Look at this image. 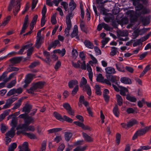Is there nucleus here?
<instances>
[{
    "instance_id": "obj_1",
    "label": "nucleus",
    "mask_w": 151,
    "mask_h": 151,
    "mask_svg": "<svg viewBox=\"0 0 151 151\" xmlns=\"http://www.w3.org/2000/svg\"><path fill=\"white\" fill-rule=\"evenodd\" d=\"M21 0H17L15 1V0H11L10 3L8 6V10L10 11L13 7H14L13 13L16 16L20 10Z\"/></svg>"
},
{
    "instance_id": "obj_2",
    "label": "nucleus",
    "mask_w": 151,
    "mask_h": 151,
    "mask_svg": "<svg viewBox=\"0 0 151 151\" xmlns=\"http://www.w3.org/2000/svg\"><path fill=\"white\" fill-rule=\"evenodd\" d=\"M53 115L57 119L62 122L65 121L72 123L73 122V120L70 117L66 115H64L63 117L60 114L55 111L54 112Z\"/></svg>"
},
{
    "instance_id": "obj_3",
    "label": "nucleus",
    "mask_w": 151,
    "mask_h": 151,
    "mask_svg": "<svg viewBox=\"0 0 151 151\" xmlns=\"http://www.w3.org/2000/svg\"><path fill=\"white\" fill-rule=\"evenodd\" d=\"M29 125H27L26 124H20L17 126L16 128V129L19 130V129L20 130H22L24 129L25 131H31L33 132L35 130V129L34 127L32 125L29 126Z\"/></svg>"
},
{
    "instance_id": "obj_4",
    "label": "nucleus",
    "mask_w": 151,
    "mask_h": 151,
    "mask_svg": "<svg viewBox=\"0 0 151 151\" xmlns=\"http://www.w3.org/2000/svg\"><path fill=\"white\" fill-rule=\"evenodd\" d=\"M71 64L72 66L75 68H81L83 70L86 69V63L84 60L83 61L82 63H81L79 60H78L77 63L72 61Z\"/></svg>"
},
{
    "instance_id": "obj_5",
    "label": "nucleus",
    "mask_w": 151,
    "mask_h": 151,
    "mask_svg": "<svg viewBox=\"0 0 151 151\" xmlns=\"http://www.w3.org/2000/svg\"><path fill=\"white\" fill-rule=\"evenodd\" d=\"M77 6L76 4L73 0H71L69 3V9L67 15L71 14V16H73V12L76 9Z\"/></svg>"
},
{
    "instance_id": "obj_6",
    "label": "nucleus",
    "mask_w": 151,
    "mask_h": 151,
    "mask_svg": "<svg viewBox=\"0 0 151 151\" xmlns=\"http://www.w3.org/2000/svg\"><path fill=\"white\" fill-rule=\"evenodd\" d=\"M17 134H22L27 136L30 139H34L37 138V137L35 134L33 133H26L25 131L23 130H18L17 132Z\"/></svg>"
},
{
    "instance_id": "obj_7",
    "label": "nucleus",
    "mask_w": 151,
    "mask_h": 151,
    "mask_svg": "<svg viewBox=\"0 0 151 151\" xmlns=\"http://www.w3.org/2000/svg\"><path fill=\"white\" fill-rule=\"evenodd\" d=\"M35 76L34 74L29 73L26 75L25 79L24 81L25 84L24 86V88L27 86L32 81L33 78Z\"/></svg>"
},
{
    "instance_id": "obj_8",
    "label": "nucleus",
    "mask_w": 151,
    "mask_h": 151,
    "mask_svg": "<svg viewBox=\"0 0 151 151\" xmlns=\"http://www.w3.org/2000/svg\"><path fill=\"white\" fill-rule=\"evenodd\" d=\"M28 21L29 16L28 15H27L24 19V23L21 31L20 34H23L25 32V30L28 26Z\"/></svg>"
},
{
    "instance_id": "obj_9",
    "label": "nucleus",
    "mask_w": 151,
    "mask_h": 151,
    "mask_svg": "<svg viewBox=\"0 0 151 151\" xmlns=\"http://www.w3.org/2000/svg\"><path fill=\"white\" fill-rule=\"evenodd\" d=\"M16 100L15 98L11 97L6 101L5 104L3 106L2 109H6L9 108L11 104Z\"/></svg>"
},
{
    "instance_id": "obj_10",
    "label": "nucleus",
    "mask_w": 151,
    "mask_h": 151,
    "mask_svg": "<svg viewBox=\"0 0 151 151\" xmlns=\"http://www.w3.org/2000/svg\"><path fill=\"white\" fill-rule=\"evenodd\" d=\"M78 26L76 25L74 26L72 32L70 36L72 38L76 37V38L78 40H79V38L78 36Z\"/></svg>"
},
{
    "instance_id": "obj_11",
    "label": "nucleus",
    "mask_w": 151,
    "mask_h": 151,
    "mask_svg": "<svg viewBox=\"0 0 151 151\" xmlns=\"http://www.w3.org/2000/svg\"><path fill=\"white\" fill-rule=\"evenodd\" d=\"M70 15H67L66 16V23L67 26L66 28L71 29L72 27L71 19H72L73 16Z\"/></svg>"
},
{
    "instance_id": "obj_12",
    "label": "nucleus",
    "mask_w": 151,
    "mask_h": 151,
    "mask_svg": "<svg viewBox=\"0 0 151 151\" xmlns=\"http://www.w3.org/2000/svg\"><path fill=\"white\" fill-rule=\"evenodd\" d=\"M32 108V106L31 105L28 104H26L23 107L22 111L24 112L25 114H27L29 113Z\"/></svg>"
},
{
    "instance_id": "obj_13",
    "label": "nucleus",
    "mask_w": 151,
    "mask_h": 151,
    "mask_svg": "<svg viewBox=\"0 0 151 151\" xmlns=\"http://www.w3.org/2000/svg\"><path fill=\"white\" fill-rule=\"evenodd\" d=\"M105 70L106 74H114L116 73L115 69L110 66L106 67L105 68Z\"/></svg>"
},
{
    "instance_id": "obj_14",
    "label": "nucleus",
    "mask_w": 151,
    "mask_h": 151,
    "mask_svg": "<svg viewBox=\"0 0 151 151\" xmlns=\"http://www.w3.org/2000/svg\"><path fill=\"white\" fill-rule=\"evenodd\" d=\"M9 72L6 70L4 72L1 76H0V81L3 80L4 82H7L8 81L7 74Z\"/></svg>"
},
{
    "instance_id": "obj_15",
    "label": "nucleus",
    "mask_w": 151,
    "mask_h": 151,
    "mask_svg": "<svg viewBox=\"0 0 151 151\" xmlns=\"http://www.w3.org/2000/svg\"><path fill=\"white\" fill-rule=\"evenodd\" d=\"M33 45V44L32 43H30L29 44H27L26 45H25L23 46H22L21 48L17 52V53L18 54L22 55L23 54V52L24 51V50L27 49L29 47H32Z\"/></svg>"
},
{
    "instance_id": "obj_16",
    "label": "nucleus",
    "mask_w": 151,
    "mask_h": 151,
    "mask_svg": "<svg viewBox=\"0 0 151 151\" xmlns=\"http://www.w3.org/2000/svg\"><path fill=\"white\" fill-rule=\"evenodd\" d=\"M151 128V126L149 127H146L145 128L142 129L137 131L139 134L140 135H142L148 132Z\"/></svg>"
},
{
    "instance_id": "obj_17",
    "label": "nucleus",
    "mask_w": 151,
    "mask_h": 151,
    "mask_svg": "<svg viewBox=\"0 0 151 151\" xmlns=\"http://www.w3.org/2000/svg\"><path fill=\"white\" fill-rule=\"evenodd\" d=\"M149 29V28H144L140 30L138 29H136L135 30L133 34V36L134 37V38H136L139 35V34L141 31H145Z\"/></svg>"
},
{
    "instance_id": "obj_18",
    "label": "nucleus",
    "mask_w": 151,
    "mask_h": 151,
    "mask_svg": "<svg viewBox=\"0 0 151 151\" xmlns=\"http://www.w3.org/2000/svg\"><path fill=\"white\" fill-rule=\"evenodd\" d=\"M38 16L37 15H35L33 17L31 23L30 24V28L31 30H32L34 27V25L36 24L37 19Z\"/></svg>"
},
{
    "instance_id": "obj_19",
    "label": "nucleus",
    "mask_w": 151,
    "mask_h": 151,
    "mask_svg": "<svg viewBox=\"0 0 151 151\" xmlns=\"http://www.w3.org/2000/svg\"><path fill=\"white\" fill-rule=\"evenodd\" d=\"M83 43L85 46L88 48L93 49L94 47L93 43L88 40H85Z\"/></svg>"
},
{
    "instance_id": "obj_20",
    "label": "nucleus",
    "mask_w": 151,
    "mask_h": 151,
    "mask_svg": "<svg viewBox=\"0 0 151 151\" xmlns=\"http://www.w3.org/2000/svg\"><path fill=\"white\" fill-rule=\"evenodd\" d=\"M34 121V119L33 118L30 117L28 115H27L26 118L24 120V123L23 124L29 125L31 123H33Z\"/></svg>"
},
{
    "instance_id": "obj_21",
    "label": "nucleus",
    "mask_w": 151,
    "mask_h": 151,
    "mask_svg": "<svg viewBox=\"0 0 151 151\" xmlns=\"http://www.w3.org/2000/svg\"><path fill=\"white\" fill-rule=\"evenodd\" d=\"M82 134L84 139L87 142H91L93 141V138L85 133L82 132Z\"/></svg>"
},
{
    "instance_id": "obj_22",
    "label": "nucleus",
    "mask_w": 151,
    "mask_h": 151,
    "mask_svg": "<svg viewBox=\"0 0 151 151\" xmlns=\"http://www.w3.org/2000/svg\"><path fill=\"white\" fill-rule=\"evenodd\" d=\"M15 130L13 128H11L10 131H8L6 134V137H14L15 135Z\"/></svg>"
},
{
    "instance_id": "obj_23",
    "label": "nucleus",
    "mask_w": 151,
    "mask_h": 151,
    "mask_svg": "<svg viewBox=\"0 0 151 151\" xmlns=\"http://www.w3.org/2000/svg\"><path fill=\"white\" fill-rule=\"evenodd\" d=\"M78 81L76 80H72L68 82V85L70 88H72L75 86H78Z\"/></svg>"
},
{
    "instance_id": "obj_24",
    "label": "nucleus",
    "mask_w": 151,
    "mask_h": 151,
    "mask_svg": "<svg viewBox=\"0 0 151 151\" xmlns=\"http://www.w3.org/2000/svg\"><path fill=\"white\" fill-rule=\"evenodd\" d=\"M120 81L122 83L125 84H129L132 83L131 81L129 78L125 77L121 78Z\"/></svg>"
},
{
    "instance_id": "obj_25",
    "label": "nucleus",
    "mask_w": 151,
    "mask_h": 151,
    "mask_svg": "<svg viewBox=\"0 0 151 151\" xmlns=\"http://www.w3.org/2000/svg\"><path fill=\"white\" fill-rule=\"evenodd\" d=\"M53 52L54 53H58L60 54L61 56L62 57L64 56L65 54L66 50L65 48H63L62 50L58 49L54 50Z\"/></svg>"
},
{
    "instance_id": "obj_26",
    "label": "nucleus",
    "mask_w": 151,
    "mask_h": 151,
    "mask_svg": "<svg viewBox=\"0 0 151 151\" xmlns=\"http://www.w3.org/2000/svg\"><path fill=\"white\" fill-rule=\"evenodd\" d=\"M45 83V82L40 81L36 82L34 85L37 89H41L44 87Z\"/></svg>"
},
{
    "instance_id": "obj_27",
    "label": "nucleus",
    "mask_w": 151,
    "mask_h": 151,
    "mask_svg": "<svg viewBox=\"0 0 151 151\" xmlns=\"http://www.w3.org/2000/svg\"><path fill=\"white\" fill-rule=\"evenodd\" d=\"M109 79L112 83H115L119 80V78L116 76L111 75L109 76Z\"/></svg>"
},
{
    "instance_id": "obj_28",
    "label": "nucleus",
    "mask_w": 151,
    "mask_h": 151,
    "mask_svg": "<svg viewBox=\"0 0 151 151\" xmlns=\"http://www.w3.org/2000/svg\"><path fill=\"white\" fill-rule=\"evenodd\" d=\"M21 58L20 57H16L10 60L11 63L13 64H16L19 63L21 60Z\"/></svg>"
},
{
    "instance_id": "obj_29",
    "label": "nucleus",
    "mask_w": 151,
    "mask_h": 151,
    "mask_svg": "<svg viewBox=\"0 0 151 151\" xmlns=\"http://www.w3.org/2000/svg\"><path fill=\"white\" fill-rule=\"evenodd\" d=\"M150 69V65H148L146 66L144 69L143 71L141 73L139 77L141 78Z\"/></svg>"
},
{
    "instance_id": "obj_30",
    "label": "nucleus",
    "mask_w": 151,
    "mask_h": 151,
    "mask_svg": "<svg viewBox=\"0 0 151 151\" xmlns=\"http://www.w3.org/2000/svg\"><path fill=\"white\" fill-rule=\"evenodd\" d=\"M17 118H13L11 121L10 124V126L12 127V128H13L15 129V127H17Z\"/></svg>"
},
{
    "instance_id": "obj_31",
    "label": "nucleus",
    "mask_w": 151,
    "mask_h": 151,
    "mask_svg": "<svg viewBox=\"0 0 151 151\" xmlns=\"http://www.w3.org/2000/svg\"><path fill=\"white\" fill-rule=\"evenodd\" d=\"M118 34L119 36L122 37H127L128 35V32L126 30L120 31L118 32ZM118 37L119 38V37Z\"/></svg>"
},
{
    "instance_id": "obj_32",
    "label": "nucleus",
    "mask_w": 151,
    "mask_h": 151,
    "mask_svg": "<svg viewBox=\"0 0 151 151\" xmlns=\"http://www.w3.org/2000/svg\"><path fill=\"white\" fill-rule=\"evenodd\" d=\"M118 104L121 106L123 104V99L122 96L119 94L116 95Z\"/></svg>"
},
{
    "instance_id": "obj_33",
    "label": "nucleus",
    "mask_w": 151,
    "mask_h": 151,
    "mask_svg": "<svg viewBox=\"0 0 151 151\" xmlns=\"http://www.w3.org/2000/svg\"><path fill=\"white\" fill-rule=\"evenodd\" d=\"M95 89L96 94L98 95H101L102 92L101 91V88L99 85H96L95 86Z\"/></svg>"
},
{
    "instance_id": "obj_34",
    "label": "nucleus",
    "mask_w": 151,
    "mask_h": 151,
    "mask_svg": "<svg viewBox=\"0 0 151 151\" xmlns=\"http://www.w3.org/2000/svg\"><path fill=\"white\" fill-rule=\"evenodd\" d=\"M113 112L114 115L117 117H118L119 112L118 109V107L117 105L115 106L113 109Z\"/></svg>"
},
{
    "instance_id": "obj_35",
    "label": "nucleus",
    "mask_w": 151,
    "mask_h": 151,
    "mask_svg": "<svg viewBox=\"0 0 151 151\" xmlns=\"http://www.w3.org/2000/svg\"><path fill=\"white\" fill-rule=\"evenodd\" d=\"M115 65L117 69L119 71H124V67L123 66L119 63L115 64Z\"/></svg>"
},
{
    "instance_id": "obj_36",
    "label": "nucleus",
    "mask_w": 151,
    "mask_h": 151,
    "mask_svg": "<svg viewBox=\"0 0 151 151\" xmlns=\"http://www.w3.org/2000/svg\"><path fill=\"white\" fill-rule=\"evenodd\" d=\"M72 136V134L69 132H66L65 133V137L66 140L68 141Z\"/></svg>"
},
{
    "instance_id": "obj_37",
    "label": "nucleus",
    "mask_w": 151,
    "mask_h": 151,
    "mask_svg": "<svg viewBox=\"0 0 151 151\" xmlns=\"http://www.w3.org/2000/svg\"><path fill=\"white\" fill-rule=\"evenodd\" d=\"M87 81L86 79L84 77H83L80 83V86L81 88H83L86 85Z\"/></svg>"
},
{
    "instance_id": "obj_38",
    "label": "nucleus",
    "mask_w": 151,
    "mask_h": 151,
    "mask_svg": "<svg viewBox=\"0 0 151 151\" xmlns=\"http://www.w3.org/2000/svg\"><path fill=\"white\" fill-rule=\"evenodd\" d=\"M137 123V120L135 119H132L128 122L127 124L128 128H130L136 124Z\"/></svg>"
},
{
    "instance_id": "obj_39",
    "label": "nucleus",
    "mask_w": 151,
    "mask_h": 151,
    "mask_svg": "<svg viewBox=\"0 0 151 151\" xmlns=\"http://www.w3.org/2000/svg\"><path fill=\"white\" fill-rule=\"evenodd\" d=\"M60 46V42L58 40H55L54 41L52 42L50 44V46L51 47L55 48L57 46Z\"/></svg>"
},
{
    "instance_id": "obj_40",
    "label": "nucleus",
    "mask_w": 151,
    "mask_h": 151,
    "mask_svg": "<svg viewBox=\"0 0 151 151\" xmlns=\"http://www.w3.org/2000/svg\"><path fill=\"white\" fill-rule=\"evenodd\" d=\"M37 89L35 86L34 85L32 87L28 90V92L29 93L33 94L34 92L37 91Z\"/></svg>"
},
{
    "instance_id": "obj_41",
    "label": "nucleus",
    "mask_w": 151,
    "mask_h": 151,
    "mask_svg": "<svg viewBox=\"0 0 151 151\" xmlns=\"http://www.w3.org/2000/svg\"><path fill=\"white\" fill-rule=\"evenodd\" d=\"M17 144L15 142L11 144L9 147L8 151H14V149L17 147Z\"/></svg>"
},
{
    "instance_id": "obj_42",
    "label": "nucleus",
    "mask_w": 151,
    "mask_h": 151,
    "mask_svg": "<svg viewBox=\"0 0 151 151\" xmlns=\"http://www.w3.org/2000/svg\"><path fill=\"white\" fill-rule=\"evenodd\" d=\"M22 101V99H19L18 100V102L15 104L12 108V109L14 110L19 108L21 106Z\"/></svg>"
},
{
    "instance_id": "obj_43",
    "label": "nucleus",
    "mask_w": 151,
    "mask_h": 151,
    "mask_svg": "<svg viewBox=\"0 0 151 151\" xmlns=\"http://www.w3.org/2000/svg\"><path fill=\"white\" fill-rule=\"evenodd\" d=\"M87 147L86 146L83 147L78 146L73 149V151H84Z\"/></svg>"
},
{
    "instance_id": "obj_44",
    "label": "nucleus",
    "mask_w": 151,
    "mask_h": 151,
    "mask_svg": "<svg viewBox=\"0 0 151 151\" xmlns=\"http://www.w3.org/2000/svg\"><path fill=\"white\" fill-rule=\"evenodd\" d=\"M17 82L16 79L10 82L9 83L7 86V87L8 88H10L13 87L15 85Z\"/></svg>"
},
{
    "instance_id": "obj_45",
    "label": "nucleus",
    "mask_w": 151,
    "mask_h": 151,
    "mask_svg": "<svg viewBox=\"0 0 151 151\" xmlns=\"http://www.w3.org/2000/svg\"><path fill=\"white\" fill-rule=\"evenodd\" d=\"M42 39H36L35 46L37 48H39L41 46L42 44Z\"/></svg>"
},
{
    "instance_id": "obj_46",
    "label": "nucleus",
    "mask_w": 151,
    "mask_h": 151,
    "mask_svg": "<svg viewBox=\"0 0 151 151\" xmlns=\"http://www.w3.org/2000/svg\"><path fill=\"white\" fill-rule=\"evenodd\" d=\"M126 99L132 102H135L137 101V99L135 97L131 96L129 95L127 96Z\"/></svg>"
},
{
    "instance_id": "obj_47",
    "label": "nucleus",
    "mask_w": 151,
    "mask_h": 151,
    "mask_svg": "<svg viewBox=\"0 0 151 151\" xmlns=\"http://www.w3.org/2000/svg\"><path fill=\"white\" fill-rule=\"evenodd\" d=\"M111 51L110 54L111 55L113 56L116 55L117 52V48L114 47H111Z\"/></svg>"
},
{
    "instance_id": "obj_48",
    "label": "nucleus",
    "mask_w": 151,
    "mask_h": 151,
    "mask_svg": "<svg viewBox=\"0 0 151 151\" xmlns=\"http://www.w3.org/2000/svg\"><path fill=\"white\" fill-rule=\"evenodd\" d=\"M102 75L101 73L99 74L97 76L96 80L97 82H102L104 80Z\"/></svg>"
},
{
    "instance_id": "obj_49",
    "label": "nucleus",
    "mask_w": 151,
    "mask_h": 151,
    "mask_svg": "<svg viewBox=\"0 0 151 151\" xmlns=\"http://www.w3.org/2000/svg\"><path fill=\"white\" fill-rule=\"evenodd\" d=\"M27 50V57L29 58L30 57H28L29 56H30L32 54V52L34 50V47H30Z\"/></svg>"
},
{
    "instance_id": "obj_50",
    "label": "nucleus",
    "mask_w": 151,
    "mask_h": 151,
    "mask_svg": "<svg viewBox=\"0 0 151 151\" xmlns=\"http://www.w3.org/2000/svg\"><path fill=\"white\" fill-rule=\"evenodd\" d=\"M84 96H83L81 95L80 96L79 98V101L78 103V106L81 107H82V104H83V102L85 101L84 100Z\"/></svg>"
},
{
    "instance_id": "obj_51",
    "label": "nucleus",
    "mask_w": 151,
    "mask_h": 151,
    "mask_svg": "<svg viewBox=\"0 0 151 151\" xmlns=\"http://www.w3.org/2000/svg\"><path fill=\"white\" fill-rule=\"evenodd\" d=\"M62 130L61 128H55L49 129L48 132L49 133H52L53 132H55L60 131Z\"/></svg>"
},
{
    "instance_id": "obj_52",
    "label": "nucleus",
    "mask_w": 151,
    "mask_h": 151,
    "mask_svg": "<svg viewBox=\"0 0 151 151\" xmlns=\"http://www.w3.org/2000/svg\"><path fill=\"white\" fill-rule=\"evenodd\" d=\"M28 145L27 142H24L22 145V149L24 150V151H30V150L28 148Z\"/></svg>"
},
{
    "instance_id": "obj_53",
    "label": "nucleus",
    "mask_w": 151,
    "mask_h": 151,
    "mask_svg": "<svg viewBox=\"0 0 151 151\" xmlns=\"http://www.w3.org/2000/svg\"><path fill=\"white\" fill-rule=\"evenodd\" d=\"M56 13H55L51 17V22L53 24H55L57 22V20L56 19Z\"/></svg>"
},
{
    "instance_id": "obj_54",
    "label": "nucleus",
    "mask_w": 151,
    "mask_h": 151,
    "mask_svg": "<svg viewBox=\"0 0 151 151\" xmlns=\"http://www.w3.org/2000/svg\"><path fill=\"white\" fill-rule=\"evenodd\" d=\"M19 70V69L18 68L12 66L8 68L6 70L9 73L13 71H18Z\"/></svg>"
},
{
    "instance_id": "obj_55",
    "label": "nucleus",
    "mask_w": 151,
    "mask_h": 151,
    "mask_svg": "<svg viewBox=\"0 0 151 151\" xmlns=\"http://www.w3.org/2000/svg\"><path fill=\"white\" fill-rule=\"evenodd\" d=\"M61 5L63 6L65 11H67L68 8V4L67 2L65 1H62L61 3Z\"/></svg>"
},
{
    "instance_id": "obj_56",
    "label": "nucleus",
    "mask_w": 151,
    "mask_h": 151,
    "mask_svg": "<svg viewBox=\"0 0 151 151\" xmlns=\"http://www.w3.org/2000/svg\"><path fill=\"white\" fill-rule=\"evenodd\" d=\"M46 142L44 140L43 141L41 147L40 151H45L46 146Z\"/></svg>"
},
{
    "instance_id": "obj_57",
    "label": "nucleus",
    "mask_w": 151,
    "mask_h": 151,
    "mask_svg": "<svg viewBox=\"0 0 151 151\" xmlns=\"http://www.w3.org/2000/svg\"><path fill=\"white\" fill-rule=\"evenodd\" d=\"M10 19L11 16H9L7 17L6 18L4 19L2 23L3 25L4 26L6 25L9 22V21Z\"/></svg>"
},
{
    "instance_id": "obj_58",
    "label": "nucleus",
    "mask_w": 151,
    "mask_h": 151,
    "mask_svg": "<svg viewBox=\"0 0 151 151\" xmlns=\"http://www.w3.org/2000/svg\"><path fill=\"white\" fill-rule=\"evenodd\" d=\"M127 89L124 87L122 88V90L120 91V94L123 96H125L126 95V92L127 91Z\"/></svg>"
},
{
    "instance_id": "obj_59",
    "label": "nucleus",
    "mask_w": 151,
    "mask_h": 151,
    "mask_svg": "<svg viewBox=\"0 0 151 151\" xmlns=\"http://www.w3.org/2000/svg\"><path fill=\"white\" fill-rule=\"evenodd\" d=\"M80 26L81 30L85 32H86V29L85 26L84 22L83 21H81L80 24Z\"/></svg>"
},
{
    "instance_id": "obj_60",
    "label": "nucleus",
    "mask_w": 151,
    "mask_h": 151,
    "mask_svg": "<svg viewBox=\"0 0 151 151\" xmlns=\"http://www.w3.org/2000/svg\"><path fill=\"white\" fill-rule=\"evenodd\" d=\"M142 42L141 39H138L133 44V46L134 47L139 45L142 43Z\"/></svg>"
},
{
    "instance_id": "obj_61",
    "label": "nucleus",
    "mask_w": 151,
    "mask_h": 151,
    "mask_svg": "<svg viewBox=\"0 0 151 151\" xmlns=\"http://www.w3.org/2000/svg\"><path fill=\"white\" fill-rule=\"evenodd\" d=\"M121 139V135L119 133H117L116 135V142L118 145L119 144Z\"/></svg>"
},
{
    "instance_id": "obj_62",
    "label": "nucleus",
    "mask_w": 151,
    "mask_h": 151,
    "mask_svg": "<svg viewBox=\"0 0 151 151\" xmlns=\"http://www.w3.org/2000/svg\"><path fill=\"white\" fill-rule=\"evenodd\" d=\"M78 86H75L71 94L72 95H74L76 93L78 90Z\"/></svg>"
},
{
    "instance_id": "obj_63",
    "label": "nucleus",
    "mask_w": 151,
    "mask_h": 151,
    "mask_svg": "<svg viewBox=\"0 0 151 151\" xmlns=\"http://www.w3.org/2000/svg\"><path fill=\"white\" fill-rule=\"evenodd\" d=\"M63 106L67 111L68 110L71 108L70 104L68 103H64L63 105Z\"/></svg>"
},
{
    "instance_id": "obj_64",
    "label": "nucleus",
    "mask_w": 151,
    "mask_h": 151,
    "mask_svg": "<svg viewBox=\"0 0 151 151\" xmlns=\"http://www.w3.org/2000/svg\"><path fill=\"white\" fill-rule=\"evenodd\" d=\"M72 54L73 57L76 58L78 56V52L76 50L73 49L72 50Z\"/></svg>"
}]
</instances>
